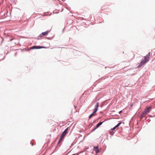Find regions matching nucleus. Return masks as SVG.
Instances as JSON below:
<instances>
[{
    "label": "nucleus",
    "instance_id": "nucleus-3",
    "mask_svg": "<svg viewBox=\"0 0 155 155\" xmlns=\"http://www.w3.org/2000/svg\"><path fill=\"white\" fill-rule=\"evenodd\" d=\"M45 48V47H43L42 46H35L31 47L29 49V50L31 49H40L42 48Z\"/></svg>",
    "mask_w": 155,
    "mask_h": 155
},
{
    "label": "nucleus",
    "instance_id": "nucleus-9",
    "mask_svg": "<svg viewBox=\"0 0 155 155\" xmlns=\"http://www.w3.org/2000/svg\"><path fill=\"white\" fill-rule=\"evenodd\" d=\"M64 137V136H62V135H61L59 140L62 141Z\"/></svg>",
    "mask_w": 155,
    "mask_h": 155
},
{
    "label": "nucleus",
    "instance_id": "nucleus-8",
    "mask_svg": "<svg viewBox=\"0 0 155 155\" xmlns=\"http://www.w3.org/2000/svg\"><path fill=\"white\" fill-rule=\"evenodd\" d=\"M104 122V121L103 122H100L98 123L96 126V128L98 127L101 125Z\"/></svg>",
    "mask_w": 155,
    "mask_h": 155
},
{
    "label": "nucleus",
    "instance_id": "nucleus-4",
    "mask_svg": "<svg viewBox=\"0 0 155 155\" xmlns=\"http://www.w3.org/2000/svg\"><path fill=\"white\" fill-rule=\"evenodd\" d=\"M68 128H67L61 134V135H62V136H64V137L66 134L68 132Z\"/></svg>",
    "mask_w": 155,
    "mask_h": 155
},
{
    "label": "nucleus",
    "instance_id": "nucleus-2",
    "mask_svg": "<svg viewBox=\"0 0 155 155\" xmlns=\"http://www.w3.org/2000/svg\"><path fill=\"white\" fill-rule=\"evenodd\" d=\"M150 57H148L147 54V55L146 56L144 57V60L140 62V65L138 66V67L140 68L141 66L147 62L148 61V59Z\"/></svg>",
    "mask_w": 155,
    "mask_h": 155
},
{
    "label": "nucleus",
    "instance_id": "nucleus-13",
    "mask_svg": "<svg viewBox=\"0 0 155 155\" xmlns=\"http://www.w3.org/2000/svg\"><path fill=\"white\" fill-rule=\"evenodd\" d=\"M147 55L148 57H150V52H149Z\"/></svg>",
    "mask_w": 155,
    "mask_h": 155
},
{
    "label": "nucleus",
    "instance_id": "nucleus-10",
    "mask_svg": "<svg viewBox=\"0 0 155 155\" xmlns=\"http://www.w3.org/2000/svg\"><path fill=\"white\" fill-rule=\"evenodd\" d=\"M94 116V114L93 113H92L91 114L89 117V119H90L91 118V117Z\"/></svg>",
    "mask_w": 155,
    "mask_h": 155
},
{
    "label": "nucleus",
    "instance_id": "nucleus-12",
    "mask_svg": "<svg viewBox=\"0 0 155 155\" xmlns=\"http://www.w3.org/2000/svg\"><path fill=\"white\" fill-rule=\"evenodd\" d=\"M117 127H116V126L114 127H113V128H112L111 129L112 130H115L116 128Z\"/></svg>",
    "mask_w": 155,
    "mask_h": 155
},
{
    "label": "nucleus",
    "instance_id": "nucleus-5",
    "mask_svg": "<svg viewBox=\"0 0 155 155\" xmlns=\"http://www.w3.org/2000/svg\"><path fill=\"white\" fill-rule=\"evenodd\" d=\"M99 107V103L97 102L95 106V108L94 109V110L96 112H97L98 110V108Z\"/></svg>",
    "mask_w": 155,
    "mask_h": 155
},
{
    "label": "nucleus",
    "instance_id": "nucleus-14",
    "mask_svg": "<svg viewBox=\"0 0 155 155\" xmlns=\"http://www.w3.org/2000/svg\"><path fill=\"white\" fill-rule=\"evenodd\" d=\"M61 141V140H59L58 143V144H59Z\"/></svg>",
    "mask_w": 155,
    "mask_h": 155
},
{
    "label": "nucleus",
    "instance_id": "nucleus-11",
    "mask_svg": "<svg viewBox=\"0 0 155 155\" xmlns=\"http://www.w3.org/2000/svg\"><path fill=\"white\" fill-rule=\"evenodd\" d=\"M121 122H120V123H118L117 124V125H116V127H118V126H119L121 124Z\"/></svg>",
    "mask_w": 155,
    "mask_h": 155
},
{
    "label": "nucleus",
    "instance_id": "nucleus-16",
    "mask_svg": "<svg viewBox=\"0 0 155 155\" xmlns=\"http://www.w3.org/2000/svg\"><path fill=\"white\" fill-rule=\"evenodd\" d=\"M122 112V110H121L119 112V114H120Z\"/></svg>",
    "mask_w": 155,
    "mask_h": 155
},
{
    "label": "nucleus",
    "instance_id": "nucleus-1",
    "mask_svg": "<svg viewBox=\"0 0 155 155\" xmlns=\"http://www.w3.org/2000/svg\"><path fill=\"white\" fill-rule=\"evenodd\" d=\"M152 108V106H150L147 108L145 109V110L141 114V117H145L147 114L148 113H149L150 110Z\"/></svg>",
    "mask_w": 155,
    "mask_h": 155
},
{
    "label": "nucleus",
    "instance_id": "nucleus-7",
    "mask_svg": "<svg viewBox=\"0 0 155 155\" xmlns=\"http://www.w3.org/2000/svg\"><path fill=\"white\" fill-rule=\"evenodd\" d=\"M94 150L96 152V153H97L99 152L98 148L97 147H94Z\"/></svg>",
    "mask_w": 155,
    "mask_h": 155
},
{
    "label": "nucleus",
    "instance_id": "nucleus-6",
    "mask_svg": "<svg viewBox=\"0 0 155 155\" xmlns=\"http://www.w3.org/2000/svg\"><path fill=\"white\" fill-rule=\"evenodd\" d=\"M50 31H47L45 32H43L42 33V35L43 36H45L47 35L49 32Z\"/></svg>",
    "mask_w": 155,
    "mask_h": 155
},
{
    "label": "nucleus",
    "instance_id": "nucleus-18",
    "mask_svg": "<svg viewBox=\"0 0 155 155\" xmlns=\"http://www.w3.org/2000/svg\"><path fill=\"white\" fill-rule=\"evenodd\" d=\"M75 155V154H73L72 155Z\"/></svg>",
    "mask_w": 155,
    "mask_h": 155
},
{
    "label": "nucleus",
    "instance_id": "nucleus-17",
    "mask_svg": "<svg viewBox=\"0 0 155 155\" xmlns=\"http://www.w3.org/2000/svg\"><path fill=\"white\" fill-rule=\"evenodd\" d=\"M75 154V155H78L79 154V153H77Z\"/></svg>",
    "mask_w": 155,
    "mask_h": 155
},
{
    "label": "nucleus",
    "instance_id": "nucleus-15",
    "mask_svg": "<svg viewBox=\"0 0 155 155\" xmlns=\"http://www.w3.org/2000/svg\"><path fill=\"white\" fill-rule=\"evenodd\" d=\"M96 112L94 110V111H93V112L92 113H93V114H94L96 113Z\"/></svg>",
    "mask_w": 155,
    "mask_h": 155
}]
</instances>
